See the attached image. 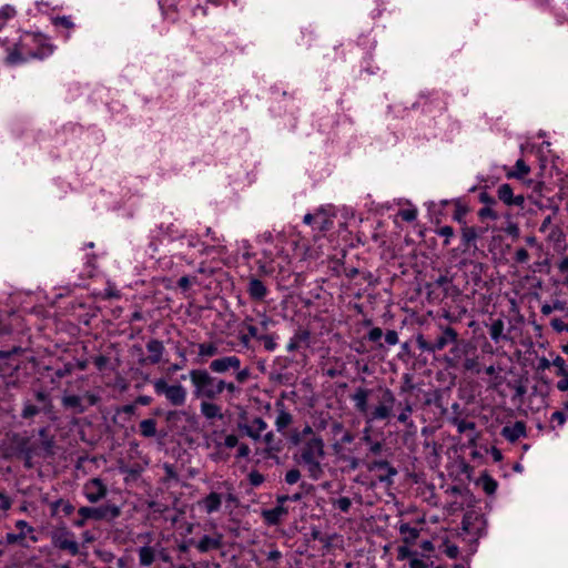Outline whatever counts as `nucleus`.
<instances>
[{
  "label": "nucleus",
  "instance_id": "1",
  "mask_svg": "<svg viewBox=\"0 0 568 568\" xmlns=\"http://www.w3.org/2000/svg\"><path fill=\"white\" fill-rule=\"evenodd\" d=\"M372 389L357 387L351 395V399L354 403V407L361 413L366 425H372L375 422L388 420L394 416V406L396 397L389 388L381 387L378 389L379 395L377 397V404L374 407H369L368 398L372 395Z\"/></svg>",
  "mask_w": 568,
  "mask_h": 568
},
{
  "label": "nucleus",
  "instance_id": "2",
  "mask_svg": "<svg viewBox=\"0 0 568 568\" xmlns=\"http://www.w3.org/2000/svg\"><path fill=\"white\" fill-rule=\"evenodd\" d=\"M324 440L320 436H313L302 444L294 460L303 466L312 480H318L324 475L322 462L325 458Z\"/></svg>",
  "mask_w": 568,
  "mask_h": 568
},
{
  "label": "nucleus",
  "instance_id": "3",
  "mask_svg": "<svg viewBox=\"0 0 568 568\" xmlns=\"http://www.w3.org/2000/svg\"><path fill=\"white\" fill-rule=\"evenodd\" d=\"M189 376L196 398L214 400L221 396V378L213 376L209 371L192 369Z\"/></svg>",
  "mask_w": 568,
  "mask_h": 568
},
{
  "label": "nucleus",
  "instance_id": "4",
  "mask_svg": "<svg viewBox=\"0 0 568 568\" xmlns=\"http://www.w3.org/2000/svg\"><path fill=\"white\" fill-rule=\"evenodd\" d=\"M153 388L156 395L164 396L173 406H184L187 399V390L181 384H169L164 378H158L153 382Z\"/></svg>",
  "mask_w": 568,
  "mask_h": 568
},
{
  "label": "nucleus",
  "instance_id": "5",
  "mask_svg": "<svg viewBox=\"0 0 568 568\" xmlns=\"http://www.w3.org/2000/svg\"><path fill=\"white\" fill-rule=\"evenodd\" d=\"M81 514L93 521H112L121 515V508L116 505L105 504L101 506H82Z\"/></svg>",
  "mask_w": 568,
  "mask_h": 568
},
{
  "label": "nucleus",
  "instance_id": "6",
  "mask_svg": "<svg viewBox=\"0 0 568 568\" xmlns=\"http://www.w3.org/2000/svg\"><path fill=\"white\" fill-rule=\"evenodd\" d=\"M52 544L60 550L68 551L72 556L79 554V544L74 539L73 534L67 528H59L52 531Z\"/></svg>",
  "mask_w": 568,
  "mask_h": 568
},
{
  "label": "nucleus",
  "instance_id": "7",
  "mask_svg": "<svg viewBox=\"0 0 568 568\" xmlns=\"http://www.w3.org/2000/svg\"><path fill=\"white\" fill-rule=\"evenodd\" d=\"M108 494L106 485L100 478H91L83 485V495L91 504H97Z\"/></svg>",
  "mask_w": 568,
  "mask_h": 568
},
{
  "label": "nucleus",
  "instance_id": "8",
  "mask_svg": "<svg viewBox=\"0 0 568 568\" xmlns=\"http://www.w3.org/2000/svg\"><path fill=\"white\" fill-rule=\"evenodd\" d=\"M241 359L235 355L217 357L211 361L209 368L215 374H225L229 371H239Z\"/></svg>",
  "mask_w": 568,
  "mask_h": 568
},
{
  "label": "nucleus",
  "instance_id": "9",
  "mask_svg": "<svg viewBox=\"0 0 568 568\" xmlns=\"http://www.w3.org/2000/svg\"><path fill=\"white\" fill-rule=\"evenodd\" d=\"M237 428L253 440H260L262 433L267 428V423L261 417H254L250 424L239 423Z\"/></svg>",
  "mask_w": 568,
  "mask_h": 568
},
{
  "label": "nucleus",
  "instance_id": "10",
  "mask_svg": "<svg viewBox=\"0 0 568 568\" xmlns=\"http://www.w3.org/2000/svg\"><path fill=\"white\" fill-rule=\"evenodd\" d=\"M146 349L150 353V355L148 357H142L139 359V363L141 365H155L160 363L165 348L161 341L153 338L148 342Z\"/></svg>",
  "mask_w": 568,
  "mask_h": 568
},
{
  "label": "nucleus",
  "instance_id": "11",
  "mask_svg": "<svg viewBox=\"0 0 568 568\" xmlns=\"http://www.w3.org/2000/svg\"><path fill=\"white\" fill-rule=\"evenodd\" d=\"M368 470L371 471H374V470H383L385 471V474H381L378 476V480L381 483H387V484H392L393 483V477L397 475V469L390 465L389 462L387 460H373L369 465H368Z\"/></svg>",
  "mask_w": 568,
  "mask_h": 568
},
{
  "label": "nucleus",
  "instance_id": "12",
  "mask_svg": "<svg viewBox=\"0 0 568 568\" xmlns=\"http://www.w3.org/2000/svg\"><path fill=\"white\" fill-rule=\"evenodd\" d=\"M311 339V333L306 328H298L294 335L290 338L286 351L293 353L302 347H308Z\"/></svg>",
  "mask_w": 568,
  "mask_h": 568
},
{
  "label": "nucleus",
  "instance_id": "13",
  "mask_svg": "<svg viewBox=\"0 0 568 568\" xmlns=\"http://www.w3.org/2000/svg\"><path fill=\"white\" fill-rule=\"evenodd\" d=\"M458 333L450 326L442 329V334L433 342L434 353L443 351L448 344H455Z\"/></svg>",
  "mask_w": 568,
  "mask_h": 568
},
{
  "label": "nucleus",
  "instance_id": "14",
  "mask_svg": "<svg viewBox=\"0 0 568 568\" xmlns=\"http://www.w3.org/2000/svg\"><path fill=\"white\" fill-rule=\"evenodd\" d=\"M223 501V494L211 491L202 500L199 501V506L205 510L206 514H213L221 509Z\"/></svg>",
  "mask_w": 568,
  "mask_h": 568
},
{
  "label": "nucleus",
  "instance_id": "15",
  "mask_svg": "<svg viewBox=\"0 0 568 568\" xmlns=\"http://www.w3.org/2000/svg\"><path fill=\"white\" fill-rule=\"evenodd\" d=\"M501 436L510 443L517 442L520 437L526 436L525 423L517 420L513 426H505L501 429Z\"/></svg>",
  "mask_w": 568,
  "mask_h": 568
},
{
  "label": "nucleus",
  "instance_id": "16",
  "mask_svg": "<svg viewBox=\"0 0 568 568\" xmlns=\"http://www.w3.org/2000/svg\"><path fill=\"white\" fill-rule=\"evenodd\" d=\"M287 514V508H285L284 506H276L271 509H264L262 511V517L268 526H276L282 521L283 517L286 516Z\"/></svg>",
  "mask_w": 568,
  "mask_h": 568
},
{
  "label": "nucleus",
  "instance_id": "17",
  "mask_svg": "<svg viewBox=\"0 0 568 568\" xmlns=\"http://www.w3.org/2000/svg\"><path fill=\"white\" fill-rule=\"evenodd\" d=\"M33 40L38 48L37 51L32 54V57L38 59H44L53 53L55 47L52 43H50L44 36L36 34Z\"/></svg>",
  "mask_w": 568,
  "mask_h": 568
},
{
  "label": "nucleus",
  "instance_id": "18",
  "mask_svg": "<svg viewBox=\"0 0 568 568\" xmlns=\"http://www.w3.org/2000/svg\"><path fill=\"white\" fill-rule=\"evenodd\" d=\"M201 414L207 419H223L221 406L213 403V400L204 399L200 404Z\"/></svg>",
  "mask_w": 568,
  "mask_h": 568
},
{
  "label": "nucleus",
  "instance_id": "19",
  "mask_svg": "<svg viewBox=\"0 0 568 568\" xmlns=\"http://www.w3.org/2000/svg\"><path fill=\"white\" fill-rule=\"evenodd\" d=\"M247 293L252 300L262 301L266 297L268 290L261 280L252 277L248 281Z\"/></svg>",
  "mask_w": 568,
  "mask_h": 568
},
{
  "label": "nucleus",
  "instance_id": "20",
  "mask_svg": "<svg viewBox=\"0 0 568 568\" xmlns=\"http://www.w3.org/2000/svg\"><path fill=\"white\" fill-rule=\"evenodd\" d=\"M333 223V215H331L325 209L321 207L316 210L314 230L326 232L332 229Z\"/></svg>",
  "mask_w": 568,
  "mask_h": 568
},
{
  "label": "nucleus",
  "instance_id": "21",
  "mask_svg": "<svg viewBox=\"0 0 568 568\" xmlns=\"http://www.w3.org/2000/svg\"><path fill=\"white\" fill-rule=\"evenodd\" d=\"M38 435L40 437V446L44 452L45 456L54 455L55 442L54 437L49 434V429L47 427H42L38 430Z\"/></svg>",
  "mask_w": 568,
  "mask_h": 568
},
{
  "label": "nucleus",
  "instance_id": "22",
  "mask_svg": "<svg viewBox=\"0 0 568 568\" xmlns=\"http://www.w3.org/2000/svg\"><path fill=\"white\" fill-rule=\"evenodd\" d=\"M276 406L280 408L275 419V427L277 432L284 433L285 429L293 423V416L290 412L284 409V404L282 402H277Z\"/></svg>",
  "mask_w": 568,
  "mask_h": 568
},
{
  "label": "nucleus",
  "instance_id": "23",
  "mask_svg": "<svg viewBox=\"0 0 568 568\" xmlns=\"http://www.w3.org/2000/svg\"><path fill=\"white\" fill-rule=\"evenodd\" d=\"M61 403L64 408L72 409L75 414H83L85 412L83 398L79 395H64Z\"/></svg>",
  "mask_w": 568,
  "mask_h": 568
},
{
  "label": "nucleus",
  "instance_id": "24",
  "mask_svg": "<svg viewBox=\"0 0 568 568\" xmlns=\"http://www.w3.org/2000/svg\"><path fill=\"white\" fill-rule=\"evenodd\" d=\"M221 537L214 538L205 535L200 539V541L196 545V548L199 549L200 552H207L210 550H216L221 548Z\"/></svg>",
  "mask_w": 568,
  "mask_h": 568
},
{
  "label": "nucleus",
  "instance_id": "25",
  "mask_svg": "<svg viewBox=\"0 0 568 568\" xmlns=\"http://www.w3.org/2000/svg\"><path fill=\"white\" fill-rule=\"evenodd\" d=\"M50 508L52 516H55L59 511H62L65 516H70L74 511V506L62 498L52 501Z\"/></svg>",
  "mask_w": 568,
  "mask_h": 568
},
{
  "label": "nucleus",
  "instance_id": "26",
  "mask_svg": "<svg viewBox=\"0 0 568 568\" xmlns=\"http://www.w3.org/2000/svg\"><path fill=\"white\" fill-rule=\"evenodd\" d=\"M371 426L367 425L363 430V437L362 440L369 446V452L373 455H379L383 450V443L382 442H375L372 439L371 436Z\"/></svg>",
  "mask_w": 568,
  "mask_h": 568
},
{
  "label": "nucleus",
  "instance_id": "27",
  "mask_svg": "<svg viewBox=\"0 0 568 568\" xmlns=\"http://www.w3.org/2000/svg\"><path fill=\"white\" fill-rule=\"evenodd\" d=\"M140 435L145 438H151L156 435V420L153 418H146L139 424Z\"/></svg>",
  "mask_w": 568,
  "mask_h": 568
},
{
  "label": "nucleus",
  "instance_id": "28",
  "mask_svg": "<svg viewBox=\"0 0 568 568\" xmlns=\"http://www.w3.org/2000/svg\"><path fill=\"white\" fill-rule=\"evenodd\" d=\"M530 172V168L525 163L523 159L516 161L515 169L507 172L506 176L508 179H524Z\"/></svg>",
  "mask_w": 568,
  "mask_h": 568
},
{
  "label": "nucleus",
  "instance_id": "29",
  "mask_svg": "<svg viewBox=\"0 0 568 568\" xmlns=\"http://www.w3.org/2000/svg\"><path fill=\"white\" fill-rule=\"evenodd\" d=\"M34 398L39 404H41L42 412L44 414H49L52 412V409H53L52 398L48 392L42 390V389L36 390Z\"/></svg>",
  "mask_w": 568,
  "mask_h": 568
},
{
  "label": "nucleus",
  "instance_id": "30",
  "mask_svg": "<svg viewBox=\"0 0 568 568\" xmlns=\"http://www.w3.org/2000/svg\"><path fill=\"white\" fill-rule=\"evenodd\" d=\"M478 236H479V234H478L476 227L465 225L462 229V241H463V245L466 248H469L471 245L475 246V242Z\"/></svg>",
  "mask_w": 568,
  "mask_h": 568
},
{
  "label": "nucleus",
  "instance_id": "31",
  "mask_svg": "<svg viewBox=\"0 0 568 568\" xmlns=\"http://www.w3.org/2000/svg\"><path fill=\"white\" fill-rule=\"evenodd\" d=\"M154 550L150 546H144L139 549V561L141 566L149 567L154 562Z\"/></svg>",
  "mask_w": 568,
  "mask_h": 568
},
{
  "label": "nucleus",
  "instance_id": "32",
  "mask_svg": "<svg viewBox=\"0 0 568 568\" xmlns=\"http://www.w3.org/2000/svg\"><path fill=\"white\" fill-rule=\"evenodd\" d=\"M197 348L201 357H213L219 354V347L214 342L201 343Z\"/></svg>",
  "mask_w": 568,
  "mask_h": 568
},
{
  "label": "nucleus",
  "instance_id": "33",
  "mask_svg": "<svg viewBox=\"0 0 568 568\" xmlns=\"http://www.w3.org/2000/svg\"><path fill=\"white\" fill-rule=\"evenodd\" d=\"M277 338L278 335H276L275 333L262 334L261 337H258V342L263 344L265 351L274 352L277 347Z\"/></svg>",
  "mask_w": 568,
  "mask_h": 568
},
{
  "label": "nucleus",
  "instance_id": "34",
  "mask_svg": "<svg viewBox=\"0 0 568 568\" xmlns=\"http://www.w3.org/2000/svg\"><path fill=\"white\" fill-rule=\"evenodd\" d=\"M505 324L501 318L495 320L489 328L490 338L498 343L500 338L503 337Z\"/></svg>",
  "mask_w": 568,
  "mask_h": 568
},
{
  "label": "nucleus",
  "instance_id": "35",
  "mask_svg": "<svg viewBox=\"0 0 568 568\" xmlns=\"http://www.w3.org/2000/svg\"><path fill=\"white\" fill-rule=\"evenodd\" d=\"M399 532L404 535V541L406 544L413 542L415 539H417L419 532L418 529L415 527H412L409 524H402L399 526Z\"/></svg>",
  "mask_w": 568,
  "mask_h": 568
},
{
  "label": "nucleus",
  "instance_id": "36",
  "mask_svg": "<svg viewBox=\"0 0 568 568\" xmlns=\"http://www.w3.org/2000/svg\"><path fill=\"white\" fill-rule=\"evenodd\" d=\"M42 412V407H39L32 404L30 400H26L23 403V408L21 410V417L23 419H31Z\"/></svg>",
  "mask_w": 568,
  "mask_h": 568
},
{
  "label": "nucleus",
  "instance_id": "37",
  "mask_svg": "<svg viewBox=\"0 0 568 568\" xmlns=\"http://www.w3.org/2000/svg\"><path fill=\"white\" fill-rule=\"evenodd\" d=\"M14 526L18 532H22L23 536H26L27 538L30 537V539L33 542L38 540V538L33 535L34 528L31 525H29L26 520L19 519L16 521Z\"/></svg>",
  "mask_w": 568,
  "mask_h": 568
},
{
  "label": "nucleus",
  "instance_id": "38",
  "mask_svg": "<svg viewBox=\"0 0 568 568\" xmlns=\"http://www.w3.org/2000/svg\"><path fill=\"white\" fill-rule=\"evenodd\" d=\"M479 481L481 484L484 491L487 495H493L498 487L497 481L487 474L481 475Z\"/></svg>",
  "mask_w": 568,
  "mask_h": 568
},
{
  "label": "nucleus",
  "instance_id": "39",
  "mask_svg": "<svg viewBox=\"0 0 568 568\" xmlns=\"http://www.w3.org/2000/svg\"><path fill=\"white\" fill-rule=\"evenodd\" d=\"M498 199L504 202L506 205H509V202L513 199L514 192L513 187L508 183H504L499 185L497 190Z\"/></svg>",
  "mask_w": 568,
  "mask_h": 568
},
{
  "label": "nucleus",
  "instance_id": "40",
  "mask_svg": "<svg viewBox=\"0 0 568 568\" xmlns=\"http://www.w3.org/2000/svg\"><path fill=\"white\" fill-rule=\"evenodd\" d=\"M51 22L55 28H63L65 30H71L74 28V23L69 16H58L51 18Z\"/></svg>",
  "mask_w": 568,
  "mask_h": 568
},
{
  "label": "nucleus",
  "instance_id": "41",
  "mask_svg": "<svg viewBox=\"0 0 568 568\" xmlns=\"http://www.w3.org/2000/svg\"><path fill=\"white\" fill-rule=\"evenodd\" d=\"M26 539L27 537L23 536L22 532H7L3 541L7 545H18L24 547L27 546Z\"/></svg>",
  "mask_w": 568,
  "mask_h": 568
},
{
  "label": "nucleus",
  "instance_id": "42",
  "mask_svg": "<svg viewBox=\"0 0 568 568\" xmlns=\"http://www.w3.org/2000/svg\"><path fill=\"white\" fill-rule=\"evenodd\" d=\"M412 412H413V406L408 400H406L404 407L402 408L400 413L397 416V420L400 424L412 425L413 422L412 420L409 422V415L412 414Z\"/></svg>",
  "mask_w": 568,
  "mask_h": 568
},
{
  "label": "nucleus",
  "instance_id": "43",
  "mask_svg": "<svg viewBox=\"0 0 568 568\" xmlns=\"http://www.w3.org/2000/svg\"><path fill=\"white\" fill-rule=\"evenodd\" d=\"M452 423H453V425L456 426L457 432L459 434H463L467 430H474L476 428V424L474 422H468V420L460 419V418H454L452 420Z\"/></svg>",
  "mask_w": 568,
  "mask_h": 568
},
{
  "label": "nucleus",
  "instance_id": "44",
  "mask_svg": "<svg viewBox=\"0 0 568 568\" xmlns=\"http://www.w3.org/2000/svg\"><path fill=\"white\" fill-rule=\"evenodd\" d=\"M264 443L267 445V453H278L281 450V445L275 443V436L273 432H268L263 437Z\"/></svg>",
  "mask_w": 568,
  "mask_h": 568
},
{
  "label": "nucleus",
  "instance_id": "45",
  "mask_svg": "<svg viewBox=\"0 0 568 568\" xmlns=\"http://www.w3.org/2000/svg\"><path fill=\"white\" fill-rule=\"evenodd\" d=\"M462 356V349L458 345H455L449 351V356L446 357V362L448 366L455 367L457 366Z\"/></svg>",
  "mask_w": 568,
  "mask_h": 568
},
{
  "label": "nucleus",
  "instance_id": "46",
  "mask_svg": "<svg viewBox=\"0 0 568 568\" xmlns=\"http://www.w3.org/2000/svg\"><path fill=\"white\" fill-rule=\"evenodd\" d=\"M478 216L481 220L490 219L493 221H496L499 219V214L493 210V205H485L478 211Z\"/></svg>",
  "mask_w": 568,
  "mask_h": 568
},
{
  "label": "nucleus",
  "instance_id": "47",
  "mask_svg": "<svg viewBox=\"0 0 568 568\" xmlns=\"http://www.w3.org/2000/svg\"><path fill=\"white\" fill-rule=\"evenodd\" d=\"M81 397L83 398L85 410L91 406L98 405V403L101 400L100 395L92 392H85L83 395H81Z\"/></svg>",
  "mask_w": 568,
  "mask_h": 568
},
{
  "label": "nucleus",
  "instance_id": "48",
  "mask_svg": "<svg viewBox=\"0 0 568 568\" xmlns=\"http://www.w3.org/2000/svg\"><path fill=\"white\" fill-rule=\"evenodd\" d=\"M185 416H187V413L185 410H169L165 413V420L169 424L174 425L178 422H180L182 417Z\"/></svg>",
  "mask_w": 568,
  "mask_h": 568
},
{
  "label": "nucleus",
  "instance_id": "49",
  "mask_svg": "<svg viewBox=\"0 0 568 568\" xmlns=\"http://www.w3.org/2000/svg\"><path fill=\"white\" fill-rule=\"evenodd\" d=\"M220 388H221V395L224 392H227L230 395H234L235 393L240 392V388L233 382H227V381L222 379V378H221Z\"/></svg>",
  "mask_w": 568,
  "mask_h": 568
},
{
  "label": "nucleus",
  "instance_id": "50",
  "mask_svg": "<svg viewBox=\"0 0 568 568\" xmlns=\"http://www.w3.org/2000/svg\"><path fill=\"white\" fill-rule=\"evenodd\" d=\"M221 485L226 489L225 494H223V499H225L227 503H236L237 497L234 494V488L232 484L224 481Z\"/></svg>",
  "mask_w": 568,
  "mask_h": 568
},
{
  "label": "nucleus",
  "instance_id": "51",
  "mask_svg": "<svg viewBox=\"0 0 568 568\" xmlns=\"http://www.w3.org/2000/svg\"><path fill=\"white\" fill-rule=\"evenodd\" d=\"M342 513H348L352 506V501L348 497H341L333 503Z\"/></svg>",
  "mask_w": 568,
  "mask_h": 568
},
{
  "label": "nucleus",
  "instance_id": "52",
  "mask_svg": "<svg viewBox=\"0 0 568 568\" xmlns=\"http://www.w3.org/2000/svg\"><path fill=\"white\" fill-rule=\"evenodd\" d=\"M416 344L420 351L434 353L433 342L426 341L423 335L417 336Z\"/></svg>",
  "mask_w": 568,
  "mask_h": 568
},
{
  "label": "nucleus",
  "instance_id": "53",
  "mask_svg": "<svg viewBox=\"0 0 568 568\" xmlns=\"http://www.w3.org/2000/svg\"><path fill=\"white\" fill-rule=\"evenodd\" d=\"M16 16V9L6 4L0 8V19L3 21H7Z\"/></svg>",
  "mask_w": 568,
  "mask_h": 568
},
{
  "label": "nucleus",
  "instance_id": "54",
  "mask_svg": "<svg viewBox=\"0 0 568 568\" xmlns=\"http://www.w3.org/2000/svg\"><path fill=\"white\" fill-rule=\"evenodd\" d=\"M436 233L439 235V236H443L445 237V241H444V244L445 245H448L449 244V239L452 236H454V229L452 226H448V225H445L440 229H438L436 231Z\"/></svg>",
  "mask_w": 568,
  "mask_h": 568
},
{
  "label": "nucleus",
  "instance_id": "55",
  "mask_svg": "<svg viewBox=\"0 0 568 568\" xmlns=\"http://www.w3.org/2000/svg\"><path fill=\"white\" fill-rule=\"evenodd\" d=\"M301 478V471L296 468H293V469H290L286 474H285V481L288 484V485H294L296 484Z\"/></svg>",
  "mask_w": 568,
  "mask_h": 568
},
{
  "label": "nucleus",
  "instance_id": "56",
  "mask_svg": "<svg viewBox=\"0 0 568 568\" xmlns=\"http://www.w3.org/2000/svg\"><path fill=\"white\" fill-rule=\"evenodd\" d=\"M415 555L414 551H412L407 546H399L397 548V559L398 560H405V559H412Z\"/></svg>",
  "mask_w": 568,
  "mask_h": 568
},
{
  "label": "nucleus",
  "instance_id": "57",
  "mask_svg": "<svg viewBox=\"0 0 568 568\" xmlns=\"http://www.w3.org/2000/svg\"><path fill=\"white\" fill-rule=\"evenodd\" d=\"M464 368L474 373H479V363L476 357L466 358L464 362Z\"/></svg>",
  "mask_w": 568,
  "mask_h": 568
},
{
  "label": "nucleus",
  "instance_id": "58",
  "mask_svg": "<svg viewBox=\"0 0 568 568\" xmlns=\"http://www.w3.org/2000/svg\"><path fill=\"white\" fill-rule=\"evenodd\" d=\"M248 481L252 486L257 487L264 483V476L261 473L253 470L248 474Z\"/></svg>",
  "mask_w": 568,
  "mask_h": 568
},
{
  "label": "nucleus",
  "instance_id": "59",
  "mask_svg": "<svg viewBox=\"0 0 568 568\" xmlns=\"http://www.w3.org/2000/svg\"><path fill=\"white\" fill-rule=\"evenodd\" d=\"M235 372V379L240 384H244L250 378V369L247 367L245 368H239V371Z\"/></svg>",
  "mask_w": 568,
  "mask_h": 568
},
{
  "label": "nucleus",
  "instance_id": "60",
  "mask_svg": "<svg viewBox=\"0 0 568 568\" xmlns=\"http://www.w3.org/2000/svg\"><path fill=\"white\" fill-rule=\"evenodd\" d=\"M550 325L558 333H561L564 331L568 333V323H565L560 318H552Z\"/></svg>",
  "mask_w": 568,
  "mask_h": 568
},
{
  "label": "nucleus",
  "instance_id": "61",
  "mask_svg": "<svg viewBox=\"0 0 568 568\" xmlns=\"http://www.w3.org/2000/svg\"><path fill=\"white\" fill-rule=\"evenodd\" d=\"M552 365L556 366L558 368L557 371V375L559 376H562L564 374H566V371H567V366H566V361L560 357V356H557L554 361H552Z\"/></svg>",
  "mask_w": 568,
  "mask_h": 568
},
{
  "label": "nucleus",
  "instance_id": "62",
  "mask_svg": "<svg viewBox=\"0 0 568 568\" xmlns=\"http://www.w3.org/2000/svg\"><path fill=\"white\" fill-rule=\"evenodd\" d=\"M12 506V500L9 496H7L4 493L0 491V510L6 513L8 511Z\"/></svg>",
  "mask_w": 568,
  "mask_h": 568
},
{
  "label": "nucleus",
  "instance_id": "63",
  "mask_svg": "<svg viewBox=\"0 0 568 568\" xmlns=\"http://www.w3.org/2000/svg\"><path fill=\"white\" fill-rule=\"evenodd\" d=\"M528 260H529V253L526 248L520 247L516 251L515 261L517 263L524 264V263L528 262Z\"/></svg>",
  "mask_w": 568,
  "mask_h": 568
},
{
  "label": "nucleus",
  "instance_id": "64",
  "mask_svg": "<svg viewBox=\"0 0 568 568\" xmlns=\"http://www.w3.org/2000/svg\"><path fill=\"white\" fill-rule=\"evenodd\" d=\"M399 215L404 221L413 222L417 217V210H415V209L403 210V211H400Z\"/></svg>",
  "mask_w": 568,
  "mask_h": 568
}]
</instances>
